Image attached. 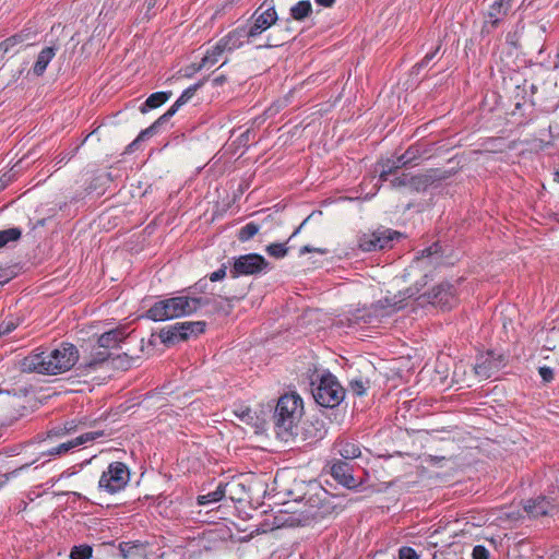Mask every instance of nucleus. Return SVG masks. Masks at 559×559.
Returning a JSON list of instances; mask_svg holds the SVG:
<instances>
[{"mask_svg":"<svg viewBox=\"0 0 559 559\" xmlns=\"http://www.w3.org/2000/svg\"><path fill=\"white\" fill-rule=\"evenodd\" d=\"M79 360L78 348L70 343H62L48 353H32L20 361L23 372L40 374H59L70 370Z\"/></svg>","mask_w":559,"mask_h":559,"instance_id":"obj_1","label":"nucleus"},{"mask_svg":"<svg viewBox=\"0 0 559 559\" xmlns=\"http://www.w3.org/2000/svg\"><path fill=\"white\" fill-rule=\"evenodd\" d=\"M304 414V403L296 393L282 395L274 409V430L282 441H289L297 435L298 424Z\"/></svg>","mask_w":559,"mask_h":559,"instance_id":"obj_2","label":"nucleus"},{"mask_svg":"<svg viewBox=\"0 0 559 559\" xmlns=\"http://www.w3.org/2000/svg\"><path fill=\"white\" fill-rule=\"evenodd\" d=\"M205 299L197 296L181 295L155 302L146 312V318L153 321H166L179 317L190 316L202 309Z\"/></svg>","mask_w":559,"mask_h":559,"instance_id":"obj_3","label":"nucleus"},{"mask_svg":"<svg viewBox=\"0 0 559 559\" xmlns=\"http://www.w3.org/2000/svg\"><path fill=\"white\" fill-rule=\"evenodd\" d=\"M415 294L412 288H408L406 292H400L399 295H394L392 298L385 297L383 300H379L369 310H358L357 313L354 314L353 322L358 323L361 320L369 324L380 323L381 318L389 317L402 309L404 307L403 301L406 298L414 297Z\"/></svg>","mask_w":559,"mask_h":559,"instance_id":"obj_4","label":"nucleus"},{"mask_svg":"<svg viewBox=\"0 0 559 559\" xmlns=\"http://www.w3.org/2000/svg\"><path fill=\"white\" fill-rule=\"evenodd\" d=\"M312 396L319 405L333 408L343 401L345 391L333 374L325 373L312 383Z\"/></svg>","mask_w":559,"mask_h":559,"instance_id":"obj_5","label":"nucleus"},{"mask_svg":"<svg viewBox=\"0 0 559 559\" xmlns=\"http://www.w3.org/2000/svg\"><path fill=\"white\" fill-rule=\"evenodd\" d=\"M272 2L273 0H265L262 5L253 12L251 16L252 24L246 27L248 44L252 43L258 36L277 22V12Z\"/></svg>","mask_w":559,"mask_h":559,"instance_id":"obj_6","label":"nucleus"},{"mask_svg":"<svg viewBox=\"0 0 559 559\" xmlns=\"http://www.w3.org/2000/svg\"><path fill=\"white\" fill-rule=\"evenodd\" d=\"M129 480L130 472L128 466L122 462H112L103 472L98 481V488L112 495L122 490Z\"/></svg>","mask_w":559,"mask_h":559,"instance_id":"obj_7","label":"nucleus"},{"mask_svg":"<svg viewBox=\"0 0 559 559\" xmlns=\"http://www.w3.org/2000/svg\"><path fill=\"white\" fill-rule=\"evenodd\" d=\"M205 330V322H180L160 331L159 337L165 344H175L188 340L191 335H199Z\"/></svg>","mask_w":559,"mask_h":559,"instance_id":"obj_8","label":"nucleus"},{"mask_svg":"<svg viewBox=\"0 0 559 559\" xmlns=\"http://www.w3.org/2000/svg\"><path fill=\"white\" fill-rule=\"evenodd\" d=\"M418 299L420 305L427 302L441 309H450L456 302V289L449 282H442L430 292L420 295Z\"/></svg>","mask_w":559,"mask_h":559,"instance_id":"obj_9","label":"nucleus"},{"mask_svg":"<svg viewBox=\"0 0 559 559\" xmlns=\"http://www.w3.org/2000/svg\"><path fill=\"white\" fill-rule=\"evenodd\" d=\"M400 236L399 231L389 228H379L372 233H367L360 236L358 245L359 248L366 252L382 250L391 248L392 241Z\"/></svg>","mask_w":559,"mask_h":559,"instance_id":"obj_10","label":"nucleus"},{"mask_svg":"<svg viewBox=\"0 0 559 559\" xmlns=\"http://www.w3.org/2000/svg\"><path fill=\"white\" fill-rule=\"evenodd\" d=\"M269 262L264 257L258 253L243 254L234 262L230 273L234 277L239 275H255L266 271Z\"/></svg>","mask_w":559,"mask_h":559,"instance_id":"obj_11","label":"nucleus"},{"mask_svg":"<svg viewBox=\"0 0 559 559\" xmlns=\"http://www.w3.org/2000/svg\"><path fill=\"white\" fill-rule=\"evenodd\" d=\"M308 509L306 510L307 516L313 520L325 518L332 512V507L329 501L328 492L320 488L316 493L307 499Z\"/></svg>","mask_w":559,"mask_h":559,"instance_id":"obj_12","label":"nucleus"},{"mask_svg":"<svg viewBox=\"0 0 559 559\" xmlns=\"http://www.w3.org/2000/svg\"><path fill=\"white\" fill-rule=\"evenodd\" d=\"M503 358L501 355L496 356L493 352H487L477 357L474 366L475 373L481 379H489L502 366Z\"/></svg>","mask_w":559,"mask_h":559,"instance_id":"obj_13","label":"nucleus"},{"mask_svg":"<svg viewBox=\"0 0 559 559\" xmlns=\"http://www.w3.org/2000/svg\"><path fill=\"white\" fill-rule=\"evenodd\" d=\"M524 510L533 518L552 516L559 512L558 507L546 497L528 499L524 504Z\"/></svg>","mask_w":559,"mask_h":559,"instance_id":"obj_14","label":"nucleus"},{"mask_svg":"<svg viewBox=\"0 0 559 559\" xmlns=\"http://www.w3.org/2000/svg\"><path fill=\"white\" fill-rule=\"evenodd\" d=\"M331 475L340 485L348 489H355L360 485L353 476L352 466L346 462H334L331 466Z\"/></svg>","mask_w":559,"mask_h":559,"instance_id":"obj_15","label":"nucleus"},{"mask_svg":"<svg viewBox=\"0 0 559 559\" xmlns=\"http://www.w3.org/2000/svg\"><path fill=\"white\" fill-rule=\"evenodd\" d=\"M511 9V4L508 0H497L490 5L487 20L484 23L483 32L490 33L491 29L496 28L500 21L508 14Z\"/></svg>","mask_w":559,"mask_h":559,"instance_id":"obj_16","label":"nucleus"},{"mask_svg":"<svg viewBox=\"0 0 559 559\" xmlns=\"http://www.w3.org/2000/svg\"><path fill=\"white\" fill-rule=\"evenodd\" d=\"M103 436H104L103 431L85 432L70 441L63 442V443L59 444L58 447H55V448L48 450L47 454L48 455H63V454L68 453L70 450H72L79 445H82L86 442L93 441Z\"/></svg>","mask_w":559,"mask_h":559,"instance_id":"obj_17","label":"nucleus"},{"mask_svg":"<svg viewBox=\"0 0 559 559\" xmlns=\"http://www.w3.org/2000/svg\"><path fill=\"white\" fill-rule=\"evenodd\" d=\"M197 299H205L207 302L202 305V308L207 307L211 313L229 314L233 309V301L237 297H222L214 294L205 296H197Z\"/></svg>","mask_w":559,"mask_h":559,"instance_id":"obj_18","label":"nucleus"},{"mask_svg":"<svg viewBox=\"0 0 559 559\" xmlns=\"http://www.w3.org/2000/svg\"><path fill=\"white\" fill-rule=\"evenodd\" d=\"M226 52L225 49H223L219 41H217L212 49H209L205 53V56L202 58L201 62L199 64H192L190 68L186 70V76H190L192 73L198 72L204 68H210L218 62L222 55Z\"/></svg>","mask_w":559,"mask_h":559,"instance_id":"obj_19","label":"nucleus"},{"mask_svg":"<svg viewBox=\"0 0 559 559\" xmlns=\"http://www.w3.org/2000/svg\"><path fill=\"white\" fill-rule=\"evenodd\" d=\"M226 50V52H231L243 46L245 43H248V35L246 32V27H237L234 31L229 32L227 35L222 37L218 40Z\"/></svg>","mask_w":559,"mask_h":559,"instance_id":"obj_20","label":"nucleus"},{"mask_svg":"<svg viewBox=\"0 0 559 559\" xmlns=\"http://www.w3.org/2000/svg\"><path fill=\"white\" fill-rule=\"evenodd\" d=\"M57 53L56 47H45L39 51L37 55L36 61L29 71V73L34 74L35 76H41L50 61L55 58Z\"/></svg>","mask_w":559,"mask_h":559,"instance_id":"obj_21","label":"nucleus"},{"mask_svg":"<svg viewBox=\"0 0 559 559\" xmlns=\"http://www.w3.org/2000/svg\"><path fill=\"white\" fill-rule=\"evenodd\" d=\"M203 85V82H199L194 85L189 86L186 88L182 94L178 97V99L170 106V108L162 115V120H169L178 110L179 108L188 103L195 94V92Z\"/></svg>","mask_w":559,"mask_h":559,"instance_id":"obj_22","label":"nucleus"},{"mask_svg":"<svg viewBox=\"0 0 559 559\" xmlns=\"http://www.w3.org/2000/svg\"><path fill=\"white\" fill-rule=\"evenodd\" d=\"M221 487L222 491H224V498L234 502H241L246 498V486L239 480H231L225 484L221 483Z\"/></svg>","mask_w":559,"mask_h":559,"instance_id":"obj_23","label":"nucleus"},{"mask_svg":"<svg viewBox=\"0 0 559 559\" xmlns=\"http://www.w3.org/2000/svg\"><path fill=\"white\" fill-rule=\"evenodd\" d=\"M129 334L127 333L124 328L112 329L108 332L103 333L98 337V345L104 348L116 347L121 343L124 338H127Z\"/></svg>","mask_w":559,"mask_h":559,"instance_id":"obj_24","label":"nucleus"},{"mask_svg":"<svg viewBox=\"0 0 559 559\" xmlns=\"http://www.w3.org/2000/svg\"><path fill=\"white\" fill-rule=\"evenodd\" d=\"M173 93L170 91L168 92H156L151 94L147 99L141 105L140 111L142 114L147 112L150 109L157 108L162 106L164 103H166L170 97Z\"/></svg>","mask_w":559,"mask_h":559,"instance_id":"obj_25","label":"nucleus"},{"mask_svg":"<svg viewBox=\"0 0 559 559\" xmlns=\"http://www.w3.org/2000/svg\"><path fill=\"white\" fill-rule=\"evenodd\" d=\"M338 454L345 460H353L360 456L361 451L356 442L348 440H340L335 443Z\"/></svg>","mask_w":559,"mask_h":559,"instance_id":"obj_26","label":"nucleus"},{"mask_svg":"<svg viewBox=\"0 0 559 559\" xmlns=\"http://www.w3.org/2000/svg\"><path fill=\"white\" fill-rule=\"evenodd\" d=\"M292 19L301 22L312 13V4L309 0H301L294 4L289 10Z\"/></svg>","mask_w":559,"mask_h":559,"instance_id":"obj_27","label":"nucleus"},{"mask_svg":"<svg viewBox=\"0 0 559 559\" xmlns=\"http://www.w3.org/2000/svg\"><path fill=\"white\" fill-rule=\"evenodd\" d=\"M432 180V176L427 174L409 176L408 187L415 191H423L430 186Z\"/></svg>","mask_w":559,"mask_h":559,"instance_id":"obj_28","label":"nucleus"},{"mask_svg":"<svg viewBox=\"0 0 559 559\" xmlns=\"http://www.w3.org/2000/svg\"><path fill=\"white\" fill-rule=\"evenodd\" d=\"M377 166L380 168L379 181L381 182L389 180V177L399 170L395 159H386L385 162L379 163Z\"/></svg>","mask_w":559,"mask_h":559,"instance_id":"obj_29","label":"nucleus"},{"mask_svg":"<svg viewBox=\"0 0 559 559\" xmlns=\"http://www.w3.org/2000/svg\"><path fill=\"white\" fill-rule=\"evenodd\" d=\"M22 236V230L17 227L0 230V248L5 247L10 242L17 241Z\"/></svg>","mask_w":559,"mask_h":559,"instance_id":"obj_30","label":"nucleus"},{"mask_svg":"<svg viewBox=\"0 0 559 559\" xmlns=\"http://www.w3.org/2000/svg\"><path fill=\"white\" fill-rule=\"evenodd\" d=\"M369 385V380L362 377L355 378L349 381V390L357 396H362L366 394Z\"/></svg>","mask_w":559,"mask_h":559,"instance_id":"obj_31","label":"nucleus"},{"mask_svg":"<svg viewBox=\"0 0 559 559\" xmlns=\"http://www.w3.org/2000/svg\"><path fill=\"white\" fill-rule=\"evenodd\" d=\"M223 498H224V491H222V487L219 484L214 491H211L206 495L199 496L198 504L199 506H207L210 503L221 501Z\"/></svg>","mask_w":559,"mask_h":559,"instance_id":"obj_32","label":"nucleus"},{"mask_svg":"<svg viewBox=\"0 0 559 559\" xmlns=\"http://www.w3.org/2000/svg\"><path fill=\"white\" fill-rule=\"evenodd\" d=\"M259 230L260 226L253 222H250L240 228L238 239L242 242L248 241L253 236H255L259 233Z\"/></svg>","mask_w":559,"mask_h":559,"instance_id":"obj_33","label":"nucleus"},{"mask_svg":"<svg viewBox=\"0 0 559 559\" xmlns=\"http://www.w3.org/2000/svg\"><path fill=\"white\" fill-rule=\"evenodd\" d=\"M108 358V354L105 352L97 353L92 359L82 364L79 368H83L85 370H96L98 366L105 362Z\"/></svg>","mask_w":559,"mask_h":559,"instance_id":"obj_34","label":"nucleus"},{"mask_svg":"<svg viewBox=\"0 0 559 559\" xmlns=\"http://www.w3.org/2000/svg\"><path fill=\"white\" fill-rule=\"evenodd\" d=\"M93 549L88 545L74 546L70 551V559H90Z\"/></svg>","mask_w":559,"mask_h":559,"instance_id":"obj_35","label":"nucleus"},{"mask_svg":"<svg viewBox=\"0 0 559 559\" xmlns=\"http://www.w3.org/2000/svg\"><path fill=\"white\" fill-rule=\"evenodd\" d=\"M265 250L269 255L276 259H282L287 254L288 248L285 246V243L276 242L269 245Z\"/></svg>","mask_w":559,"mask_h":559,"instance_id":"obj_36","label":"nucleus"},{"mask_svg":"<svg viewBox=\"0 0 559 559\" xmlns=\"http://www.w3.org/2000/svg\"><path fill=\"white\" fill-rule=\"evenodd\" d=\"M167 121H168V120H162V116H160V117H159V118H158V119H157V120H156L152 126H150L148 128H146V129L142 130V131L139 133L138 138H139L142 142H143V141H145V140H146V139H148L150 136L154 135V134L157 132L158 128H159L162 124L166 123Z\"/></svg>","mask_w":559,"mask_h":559,"instance_id":"obj_37","label":"nucleus"},{"mask_svg":"<svg viewBox=\"0 0 559 559\" xmlns=\"http://www.w3.org/2000/svg\"><path fill=\"white\" fill-rule=\"evenodd\" d=\"M19 325L17 319L9 318L0 323V336L7 335L14 331Z\"/></svg>","mask_w":559,"mask_h":559,"instance_id":"obj_38","label":"nucleus"},{"mask_svg":"<svg viewBox=\"0 0 559 559\" xmlns=\"http://www.w3.org/2000/svg\"><path fill=\"white\" fill-rule=\"evenodd\" d=\"M438 247L439 246L437 243H435L433 246L423 250L421 255L417 258V263L424 264L426 259L432 258V255H435L438 252Z\"/></svg>","mask_w":559,"mask_h":559,"instance_id":"obj_39","label":"nucleus"},{"mask_svg":"<svg viewBox=\"0 0 559 559\" xmlns=\"http://www.w3.org/2000/svg\"><path fill=\"white\" fill-rule=\"evenodd\" d=\"M408 180H409V175L403 174L400 177H394L393 179H391L390 183H391L392 188L408 187Z\"/></svg>","mask_w":559,"mask_h":559,"instance_id":"obj_40","label":"nucleus"},{"mask_svg":"<svg viewBox=\"0 0 559 559\" xmlns=\"http://www.w3.org/2000/svg\"><path fill=\"white\" fill-rule=\"evenodd\" d=\"M473 559H489V551L485 546L477 545L473 548Z\"/></svg>","mask_w":559,"mask_h":559,"instance_id":"obj_41","label":"nucleus"},{"mask_svg":"<svg viewBox=\"0 0 559 559\" xmlns=\"http://www.w3.org/2000/svg\"><path fill=\"white\" fill-rule=\"evenodd\" d=\"M400 559H419L416 551L411 547H402L399 551Z\"/></svg>","mask_w":559,"mask_h":559,"instance_id":"obj_42","label":"nucleus"},{"mask_svg":"<svg viewBox=\"0 0 559 559\" xmlns=\"http://www.w3.org/2000/svg\"><path fill=\"white\" fill-rule=\"evenodd\" d=\"M70 430H72V427H55L47 432V438L62 437L67 435Z\"/></svg>","mask_w":559,"mask_h":559,"instance_id":"obj_43","label":"nucleus"},{"mask_svg":"<svg viewBox=\"0 0 559 559\" xmlns=\"http://www.w3.org/2000/svg\"><path fill=\"white\" fill-rule=\"evenodd\" d=\"M283 43H284V39H275V38H273L272 35H269L266 37V41L263 45H259L257 48L262 49V48L278 47V46L283 45Z\"/></svg>","mask_w":559,"mask_h":559,"instance_id":"obj_44","label":"nucleus"},{"mask_svg":"<svg viewBox=\"0 0 559 559\" xmlns=\"http://www.w3.org/2000/svg\"><path fill=\"white\" fill-rule=\"evenodd\" d=\"M538 372H539V376L542 377V379L545 382H550L554 379V371L549 367H546V366L540 367L538 369Z\"/></svg>","mask_w":559,"mask_h":559,"instance_id":"obj_45","label":"nucleus"},{"mask_svg":"<svg viewBox=\"0 0 559 559\" xmlns=\"http://www.w3.org/2000/svg\"><path fill=\"white\" fill-rule=\"evenodd\" d=\"M226 276V266L222 265L217 271L211 273L209 275V280L211 282H217L223 280Z\"/></svg>","mask_w":559,"mask_h":559,"instance_id":"obj_46","label":"nucleus"},{"mask_svg":"<svg viewBox=\"0 0 559 559\" xmlns=\"http://www.w3.org/2000/svg\"><path fill=\"white\" fill-rule=\"evenodd\" d=\"M207 282L205 278L200 280L194 284V286L191 288L193 289V293L202 294L203 296L209 295L206 293Z\"/></svg>","mask_w":559,"mask_h":559,"instance_id":"obj_47","label":"nucleus"},{"mask_svg":"<svg viewBox=\"0 0 559 559\" xmlns=\"http://www.w3.org/2000/svg\"><path fill=\"white\" fill-rule=\"evenodd\" d=\"M236 415L246 423H249L253 419L252 412L250 408L242 409L240 413H236Z\"/></svg>","mask_w":559,"mask_h":559,"instance_id":"obj_48","label":"nucleus"},{"mask_svg":"<svg viewBox=\"0 0 559 559\" xmlns=\"http://www.w3.org/2000/svg\"><path fill=\"white\" fill-rule=\"evenodd\" d=\"M142 143V141L136 136L126 148V153H133L135 152L136 150H139L140 147V144Z\"/></svg>","mask_w":559,"mask_h":559,"instance_id":"obj_49","label":"nucleus"},{"mask_svg":"<svg viewBox=\"0 0 559 559\" xmlns=\"http://www.w3.org/2000/svg\"><path fill=\"white\" fill-rule=\"evenodd\" d=\"M19 34L23 36V43L28 41L36 36V32H34L29 28H25V29L21 31Z\"/></svg>","mask_w":559,"mask_h":559,"instance_id":"obj_50","label":"nucleus"},{"mask_svg":"<svg viewBox=\"0 0 559 559\" xmlns=\"http://www.w3.org/2000/svg\"><path fill=\"white\" fill-rule=\"evenodd\" d=\"M399 169L408 165V154H402L395 159Z\"/></svg>","mask_w":559,"mask_h":559,"instance_id":"obj_51","label":"nucleus"},{"mask_svg":"<svg viewBox=\"0 0 559 559\" xmlns=\"http://www.w3.org/2000/svg\"><path fill=\"white\" fill-rule=\"evenodd\" d=\"M319 252L321 254H324L326 253V250L325 249H319V248H312L310 246H304L301 249H300V254H305V253H308V252Z\"/></svg>","mask_w":559,"mask_h":559,"instance_id":"obj_52","label":"nucleus"},{"mask_svg":"<svg viewBox=\"0 0 559 559\" xmlns=\"http://www.w3.org/2000/svg\"><path fill=\"white\" fill-rule=\"evenodd\" d=\"M1 47L4 49V51L8 53L14 46V41L11 39V37L4 39L0 43Z\"/></svg>","mask_w":559,"mask_h":559,"instance_id":"obj_53","label":"nucleus"},{"mask_svg":"<svg viewBox=\"0 0 559 559\" xmlns=\"http://www.w3.org/2000/svg\"><path fill=\"white\" fill-rule=\"evenodd\" d=\"M438 49H439V48H437V49H436L435 51H432V52L427 53V55L424 57V59L421 60V62H419L417 66H418V67H424V66H426L430 60H432V59H433V57L436 56V53H437Z\"/></svg>","mask_w":559,"mask_h":559,"instance_id":"obj_54","label":"nucleus"},{"mask_svg":"<svg viewBox=\"0 0 559 559\" xmlns=\"http://www.w3.org/2000/svg\"><path fill=\"white\" fill-rule=\"evenodd\" d=\"M12 278V274H8L5 271L0 270V285L3 286Z\"/></svg>","mask_w":559,"mask_h":559,"instance_id":"obj_55","label":"nucleus"},{"mask_svg":"<svg viewBox=\"0 0 559 559\" xmlns=\"http://www.w3.org/2000/svg\"><path fill=\"white\" fill-rule=\"evenodd\" d=\"M213 85L214 86H221L223 85L225 82H226V76L225 75H217L213 79Z\"/></svg>","mask_w":559,"mask_h":559,"instance_id":"obj_56","label":"nucleus"},{"mask_svg":"<svg viewBox=\"0 0 559 559\" xmlns=\"http://www.w3.org/2000/svg\"><path fill=\"white\" fill-rule=\"evenodd\" d=\"M318 5L330 8L334 4L335 0H314Z\"/></svg>","mask_w":559,"mask_h":559,"instance_id":"obj_57","label":"nucleus"},{"mask_svg":"<svg viewBox=\"0 0 559 559\" xmlns=\"http://www.w3.org/2000/svg\"><path fill=\"white\" fill-rule=\"evenodd\" d=\"M404 154H408V164L416 158V152L413 148H408Z\"/></svg>","mask_w":559,"mask_h":559,"instance_id":"obj_58","label":"nucleus"},{"mask_svg":"<svg viewBox=\"0 0 559 559\" xmlns=\"http://www.w3.org/2000/svg\"><path fill=\"white\" fill-rule=\"evenodd\" d=\"M9 185V178H5V176L0 178V191L4 190L7 186Z\"/></svg>","mask_w":559,"mask_h":559,"instance_id":"obj_59","label":"nucleus"},{"mask_svg":"<svg viewBox=\"0 0 559 559\" xmlns=\"http://www.w3.org/2000/svg\"><path fill=\"white\" fill-rule=\"evenodd\" d=\"M11 39L14 41L15 46L17 44H22L23 43V36L20 35L19 33L13 35V36H11Z\"/></svg>","mask_w":559,"mask_h":559,"instance_id":"obj_60","label":"nucleus"},{"mask_svg":"<svg viewBox=\"0 0 559 559\" xmlns=\"http://www.w3.org/2000/svg\"><path fill=\"white\" fill-rule=\"evenodd\" d=\"M29 465H31V464H28V463H27V464H24V465H22L21 467H19V468H16V469L12 471L11 473H9V474H8V476H16V475L19 474V472H20V471L25 469V468H26V467H28Z\"/></svg>","mask_w":559,"mask_h":559,"instance_id":"obj_61","label":"nucleus"},{"mask_svg":"<svg viewBox=\"0 0 559 559\" xmlns=\"http://www.w3.org/2000/svg\"><path fill=\"white\" fill-rule=\"evenodd\" d=\"M306 222H307V219H305V221L302 222V224H301V225H300V226L295 230V233L293 234V236H295L296 234H298V233H299L300 228L306 224Z\"/></svg>","mask_w":559,"mask_h":559,"instance_id":"obj_62","label":"nucleus"},{"mask_svg":"<svg viewBox=\"0 0 559 559\" xmlns=\"http://www.w3.org/2000/svg\"><path fill=\"white\" fill-rule=\"evenodd\" d=\"M555 181L559 182V169L555 173Z\"/></svg>","mask_w":559,"mask_h":559,"instance_id":"obj_63","label":"nucleus"},{"mask_svg":"<svg viewBox=\"0 0 559 559\" xmlns=\"http://www.w3.org/2000/svg\"><path fill=\"white\" fill-rule=\"evenodd\" d=\"M508 1H509V3H510V4H512V1H513V0H508Z\"/></svg>","mask_w":559,"mask_h":559,"instance_id":"obj_64","label":"nucleus"}]
</instances>
